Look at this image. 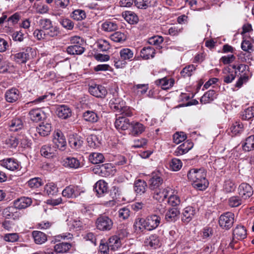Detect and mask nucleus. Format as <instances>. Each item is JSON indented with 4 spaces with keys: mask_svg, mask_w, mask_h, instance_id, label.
Segmentation results:
<instances>
[{
    "mask_svg": "<svg viewBox=\"0 0 254 254\" xmlns=\"http://www.w3.org/2000/svg\"><path fill=\"white\" fill-rule=\"evenodd\" d=\"M188 179L193 183L194 187L199 190H205L208 184L206 173L203 169H192L188 173Z\"/></svg>",
    "mask_w": 254,
    "mask_h": 254,
    "instance_id": "1",
    "label": "nucleus"
},
{
    "mask_svg": "<svg viewBox=\"0 0 254 254\" xmlns=\"http://www.w3.org/2000/svg\"><path fill=\"white\" fill-rule=\"evenodd\" d=\"M113 225L112 220L105 215H100L96 220V226L101 231H109Z\"/></svg>",
    "mask_w": 254,
    "mask_h": 254,
    "instance_id": "2",
    "label": "nucleus"
},
{
    "mask_svg": "<svg viewBox=\"0 0 254 254\" xmlns=\"http://www.w3.org/2000/svg\"><path fill=\"white\" fill-rule=\"evenodd\" d=\"M232 68L237 71V73L239 72L240 74V76L236 83V86L237 87H241L244 82H246L248 80V75L247 73V70L249 67L245 64H240L237 67L236 65H232Z\"/></svg>",
    "mask_w": 254,
    "mask_h": 254,
    "instance_id": "3",
    "label": "nucleus"
},
{
    "mask_svg": "<svg viewBox=\"0 0 254 254\" xmlns=\"http://www.w3.org/2000/svg\"><path fill=\"white\" fill-rule=\"evenodd\" d=\"M234 222V213L227 212L222 214L219 219L220 226L223 229H229L232 226Z\"/></svg>",
    "mask_w": 254,
    "mask_h": 254,
    "instance_id": "4",
    "label": "nucleus"
},
{
    "mask_svg": "<svg viewBox=\"0 0 254 254\" xmlns=\"http://www.w3.org/2000/svg\"><path fill=\"white\" fill-rule=\"evenodd\" d=\"M46 111L40 108L31 109L29 112V116L30 120L35 122H38L46 119L47 117L49 109H46Z\"/></svg>",
    "mask_w": 254,
    "mask_h": 254,
    "instance_id": "5",
    "label": "nucleus"
},
{
    "mask_svg": "<svg viewBox=\"0 0 254 254\" xmlns=\"http://www.w3.org/2000/svg\"><path fill=\"white\" fill-rule=\"evenodd\" d=\"M53 142L54 147L64 150L66 144L65 138L61 130H58L53 134Z\"/></svg>",
    "mask_w": 254,
    "mask_h": 254,
    "instance_id": "6",
    "label": "nucleus"
},
{
    "mask_svg": "<svg viewBox=\"0 0 254 254\" xmlns=\"http://www.w3.org/2000/svg\"><path fill=\"white\" fill-rule=\"evenodd\" d=\"M238 193L240 196L245 201L253 195V190L249 184L244 183L239 186Z\"/></svg>",
    "mask_w": 254,
    "mask_h": 254,
    "instance_id": "7",
    "label": "nucleus"
},
{
    "mask_svg": "<svg viewBox=\"0 0 254 254\" xmlns=\"http://www.w3.org/2000/svg\"><path fill=\"white\" fill-rule=\"evenodd\" d=\"M145 223L147 225V230L152 231L158 227L161 222V218L157 214H152L146 217Z\"/></svg>",
    "mask_w": 254,
    "mask_h": 254,
    "instance_id": "8",
    "label": "nucleus"
},
{
    "mask_svg": "<svg viewBox=\"0 0 254 254\" xmlns=\"http://www.w3.org/2000/svg\"><path fill=\"white\" fill-rule=\"evenodd\" d=\"M145 127L142 124L132 121L130 122L129 134L133 136H137L142 134L145 130Z\"/></svg>",
    "mask_w": 254,
    "mask_h": 254,
    "instance_id": "9",
    "label": "nucleus"
},
{
    "mask_svg": "<svg viewBox=\"0 0 254 254\" xmlns=\"http://www.w3.org/2000/svg\"><path fill=\"white\" fill-rule=\"evenodd\" d=\"M81 191L78 186L70 185L62 191V195L67 198H76L80 194Z\"/></svg>",
    "mask_w": 254,
    "mask_h": 254,
    "instance_id": "10",
    "label": "nucleus"
},
{
    "mask_svg": "<svg viewBox=\"0 0 254 254\" xmlns=\"http://www.w3.org/2000/svg\"><path fill=\"white\" fill-rule=\"evenodd\" d=\"M162 183L163 179L161 174L159 173H153L149 181V188L154 190L159 188Z\"/></svg>",
    "mask_w": 254,
    "mask_h": 254,
    "instance_id": "11",
    "label": "nucleus"
},
{
    "mask_svg": "<svg viewBox=\"0 0 254 254\" xmlns=\"http://www.w3.org/2000/svg\"><path fill=\"white\" fill-rule=\"evenodd\" d=\"M89 91L91 95L98 98H104L107 94L106 89L101 85L90 86Z\"/></svg>",
    "mask_w": 254,
    "mask_h": 254,
    "instance_id": "12",
    "label": "nucleus"
},
{
    "mask_svg": "<svg viewBox=\"0 0 254 254\" xmlns=\"http://www.w3.org/2000/svg\"><path fill=\"white\" fill-rule=\"evenodd\" d=\"M31 49H27L25 51L12 55L11 58L19 64L25 63L30 58L29 53Z\"/></svg>",
    "mask_w": 254,
    "mask_h": 254,
    "instance_id": "13",
    "label": "nucleus"
},
{
    "mask_svg": "<svg viewBox=\"0 0 254 254\" xmlns=\"http://www.w3.org/2000/svg\"><path fill=\"white\" fill-rule=\"evenodd\" d=\"M0 165L8 170L14 171L18 169L19 164L17 160L14 158H6L0 161Z\"/></svg>",
    "mask_w": 254,
    "mask_h": 254,
    "instance_id": "14",
    "label": "nucleus"
},
{
    "mask_svg": "<svg viewBox=\"0 0 254 254\" xmlns=\"http://www.w3.org/2000/svg\"><path fill=\"white\" fill-rule=\"evenodd\" d=\"M170 190L169 188L157 189L153 190V197L158 201H163L167 198Z\"/></svg>",
    "mask_w": 254,
    "mask_h": 254,
    "instance_id": "15",
    "label": "nucleus"
},
{
    "mask_svg": "<svg viewBox=\"0 0 254 254\" xmlns=\"http://www.w3.org/2000/svg\"><path fill=\"white\" fill-rule=\"evenodd\" d=\"M56 113L60 118L66 119L71 116V110L67 106L62 105L57 108Z\"/></svg>",
    "mask_w": 254,
    "mask_h": 254,
    "instance_id": "16",
    "label": "nucleus"
},
{
    "mask_svg": "<svg viewBox=\"0 0 254 254\" xmlns=\"http://www.w3.org/2000/svg\"><path fill=\"white\" fill-rule=\"evenodd\" d=\"M109 105L112 109L119 112L121 110L126 109L125 108V102L122 99L116 97V96L111 99Z\"/></svg>",
    "mask_w": 254,
    "mask_h": 254,
    "instance_id": "17",
    "label": "nucleus"
},
{
    "mask_svg": "<svg viewBox=\"0 0 254 254\" xmlns=\"http://www.w3.org/2000/svg\"><path fill=\"white\" fill-rule=\"evenodd\" d=\"M63 165L66 168L78 169L82 166L80 161L76 158L68 157L63 160Z\"/></svg>",
    "mask_w": 254,
    "mask_h": 254,
    "instance_id": "18",
    "label": "nucleus"
},
{
    "mask_svg": "<svg viewBox=\"0 0 254 254\" xmlns=\"http://www.w3.org/2000/svg\"><path fill=\"white\" fill-rule=\"evenodd\" d=\"M20 97L19 91L16 88H11L7 90L5 93V98L7 102L13 103Z\"/></svg>",
    "mask_w": 254,
    "mask_h": 254,
    "instance_id": "19",
    "label": "nucleus"
},
{
    "mask_svg": "<svg viewBox=\"0 0 254 254\" xmlns=\"http://www.w3.org/2000/svg\"><path fill=\"white\" fill-rule=\"evenodd\" d=\"M130 125L129 120L124 117H120L116 119L115 126L119 130H125L128 129Z\"/></svg>",
    "mask_w": 254,
    "mask_h": 254,
    "instance_id": "20",
    "label": "nucleus"
},
{
    "mask_svg": "<svg viewBox=\"0 0 254 254\" xmlns=\"http://www.w3.org/2000/svg\"><path fill=\"white\" fill-rule=\"evenodd\" d=\"M193 147L192 142L186 141L177 147L174 152L176 156H180L187 153Z\"/></svg>",
    "mask_w": 254,
    "mask_h": 254,
    "instance_id": "21",
    "label": "nucleus"
},
{
    "mask_svg": "<svg viewBox=\"0 0 254 254\" xmlns=\"http://www.w3.org/2000/svg\"><path fill=\"white\" fill-rule=\"evenodd\" d=\"M180 211L177 207L168 209L165 214V219L167 222H175L179 218Z\"/></svg>",
    "mask_w": 254,
    "mask_h": 254,
    "instance_id": "22",
    "label": "nucleus"
},
{
    "mask_svg": "<svg viewBox=\"0 0 254 254\" xmlns=\"http://www.w3.org/2000/svg\"><path fill=\"white\" fill-rule=\"evenodd\" d=\"M32 203V200L29 197H23L15 200L14 205L16 208L21 209L27 208Z\"/></svg>",
    "mask_w": 254,
    "mask_h": 254,
    "instance_id": "23",
    "label": "nucleus"
},
{
    "mask_svg": "<svg viewBox=\"0 0 254 254\" xmlns=\"http://www.w3.org/2000/svg\"><path fill=\"white\" fill-rule=\"evenodd\" d=\"M195 213V209L190 206L186 207L183 212L182 220L185 223L189 222Z\"/></svg>",
    "mask_w": 254,
    "mask_h": 254,
    "instance_id": "24",
    "label": "nucleus"
},
{
    "mask_svg": "<svg viewBox=\"0 0 254 254\" xmlns=\"http://www.w3.org/2000/svg\"><path fill=\"white\" fill-rule=\"evenodd\" d=\"M233 240H241L247 236V231L243 226H238L233 230Z\"/></svg>",
    "mask_w": 254,
    "mask_h": 254,
    "instance_id": "25",
    "label": "nucleus"
},
{
    "mask_svg": "<svg viewBox=\"0 0 254 254\" xmlns=\"http://www.w3.org/2000/svg\"><path fill=\"white\" fill-rule=\"evenodd\" d=\"M107 245L111 251H115L121 246V240L118 236H113L109 239Z\"/></svg>",
    "mask_w": 254,
    "mask_h": 254,
    "instance_id": "26",
    "label": "nucleus"
},
{
    "mask_svg": "<svg viewBox=\"0 0 254 254\" xmlns=\"http://www.w3.org/2000/svg\"><path fill=\"white\" fill-rule=\"evenodd\" d=\"M94 190L99 196L107 192V183L103 180L98 181L94 186Z\"/></svg>",
    "mask_w": 254,
    "mask_h": 254,
    "instance_id": "27",
    "label": "nucleus"
},
{
    "mask_svg": "<svg viewBox=\"0 0 254 254\" xmlns=\"http://www.w3.org/2000/svg\"><path fill=\"white\" fill-rule=\"evenodd\" d=\"M134 5L138 8L146 9L147 7L154 6L156 0H134Z\"/></svg>",
    "mask_w": 254,
    "mask_h": 254,
    "instance_id": "28",
    "label": "nucleus"
},
{
    "mask_svg": "<svg viewBox=\"0 0 254 254\" xmlns=\"http://www.w3.org/2000/svg\"><path fill=\"white\" fill-rule=\"evenodd\" d=\"M147 186V184L144 181L139 179L135 181L134 183V190L137 194L141 195L145 192Z\"/></svg>",
    "mask_w": 254,
    "mask_h": 254,
    "instance_id": "29",
    "label": "nucleus"
},
{
    "mask_svg": "<svg viewBox=\"0 0 254 254\" xmlns=\"http://www.w3.org/2000/svg\"><path fill=\"white\" fill-rule=\"evenodd\" d=\"M68 142L70 147L76 150L80 148L83 143L80 136L74 135L70 136Z\"/></svg>",
    "mask_w": 254,
    "mask_h": 254,
    "instance_id": "30",
    "label": "nucleus"
},
{
    "mask_svg": "<svg viewBox=\"0 0 254 254\" xmlns=\"http://www.w3.org/2000/svg\"><path fill=\"white\" fill-rule=\"evenodd\" d=\"M101 28L106 32H112L118 29V25L116 21L107 20L102 24Z\"/></svg>",
    "mask_w": 254,
    "mask_h": 254,
    "instance_id": "31",
    "label": "nucleus"
},
{
    "mask_svg": "<svg viewBox=\"0 0 254 254\" xmlns=\"http://www.w3.org/2000/svg\"><path fill=\"white\" fill-rule=\"evenodd\" d=\"M51 125L48 123H42L36 128L37 132L41 136L48 135L51 131Z\"/></svg>",
    "mask_w": 254,
    "mask_h": 254,
    "instance_id": "32",
    "label": "nucleus"
},
{
    "mask_svg": "<svg viewBox=\"0 0 254 254\" xmlns=\"http://www.w3.org/2000/svg\"><path fill=\"white\" fill-rule=\"evenodd\" d=\"M123 16L128 23L131 24L136 23L138 20L136 14L131 11H126L123 12Z\"/></svg>",
    "mask_w": 254,
    "mask_h": 254,
    "instance_id": "33",
    "label": "nucleus"
},
{
    "mask_svg": "<svg viewBox=\"0 0 254 254\" xmlns=\"http://www.w3.org/2000/svg\"><path fill=\"white\" fill-rule=\"evenodd\" d=\"M146 223L145 219L140 217L136 218L133 224L135 231L137 232H142L144 230H147Z\"/></svg>",
    "mask_w": 254,
    "mask_h": 254,
    "instance_id": "34",
    "label": "nucleus"
},
{
    "mask_svg": "<svg viewBox=\"0 0 254 254\" xmlns=\"http://www.w3.org/2000/svg\"><path fill=\"white\" fill-rule=\"evenodd\" d=\"M56 151V148L53 146L52 147L49 145H43L40 150L41 154L42 156L46 158L52 157Z\"/></svg>",
    "mask_w": 254,
    "mask_h": 254,
    "instance_id": "35",
    "label": "nucleus"
},
{
    "mask_svg": "<svg viewBox=\"0 0 254 254\" xmlns=\"http://www.w3.org/2000/svg\"><path fill=\"white\" fill-rule=\"evenodd\" d=\"M216 98L215 91L210 90L206 92L201 98L200 102L201 104H205L212 101Z\"/></svg>",
    "mask_w": 254,
    "mask_h": 254,
    "instance_id": "36",
    "label": "nucleus"
},
{
    "mask_svg": "<svg viewBox=\"0 0 254 254\" xmlns=\"http://www.w3.org/2000/svg\"><path fill=\"white\" fill-rule=\"evenodd\" d=\"M230 70V67H227L223 70V73L225 74L224 76V81L226 83L232 82L235 78L236 75L237 74V70H235L234 73H231Z\"/></svg>",
    "mask_w": 254,
    "mask_h": 254,
    "instance_id": "37",
    "label": "nucleus"
},
{
    "mask_svg": "<svg viewBox=\"0 0 254 254\" xmlns=\"http://www.w3.org/2000/svg\"><path fill=\"white\" fill-rule=\"evenodd\" d=\"M155 54V50L150 46L144 47L141 51V56L145 60L154 58Z\"/></svg>",
    "mask_w": 254,
    "mask_h": 254,
    "instance_id": "38",
    "label": "nucleus"
},
{
    "mask_svg": "<svg viewBox=\"0 0 254 254\" xmlns=\"http://www.w3.org/2000/svg\"><path fill=\"white\" fill-rule=\"evenodd\" d=\"M155 83L157 85L160 86L163 89H167L173 85L174 81L172 79H168L165 77L157 80L155 81Z\"/></svg>",
    "mask_w": 254,
    "mask_h": 254,
    "instance_id": "39",
    "label": "nucleus"
},
{
    "mask_svg": "<svg viewBox=\"0 0 254 254\" xmlns=\"http://www.w3.org/2000/svg\"><path fill=\"white\" fill-rule=\"evenodd\" d=\"M32 236L37 244H42L47 241L46 235L42 232L34 231L32 233Z\"/></svg>",
    "mask_w": 254,
    "mask_h": 254,
    "instance_id": "40",
    "label": "nucleus"
},
{
    "mask_svg": "<svg viewBox=\"0 0 254 254\" xmlns=\"http://www.w3.org/2000/svg\"><path fill=\"white\" fill-rule=\"evenodd\" d=\"M67 53L70 55H81L84 52L82 45H72L67 48Z\"/></svg>",
    "mask_w": 254,
    "mask_h": 254,
    "instance_id": "41",
    "label": "nucleus"
},
{
    "mask_svg": "<svg viewBox=\"0 0 254 254\" xmlns=\"http://www.w3.org/2000/svg\"><path fill=\"white\" fill-rule=\"evenodd\" d=\"M83 117L87 122L96 123L99 120V117L96 113L93 111H87L83 115Z\"/></svg>",
    "mask_w": 254,
    "mask_h": 254,
    "instance_id": "42",
    "label": "nucleus"
},
{
    "mask_svg": "<svg viewBox=\"0 0 254 254\" xmlns=\"http://www.w3.org/2000/svg\"><path fill=\"white\" fill-rule=\"evenodd\" d=\"M120 55L122 60L131 61L133 57V52L130 49L124 48L121 50Z\"/></svg>",
    "mask_w": 254,
    "mask_h": 254,
    "instance_id": "43",
    "label": "nucleus"
},
{
    "mask_svg": "<svg viewBox=\"0 0 254 254\" xmlns=\"http://www.w3.org/2000/svg\"><path fill=\"white\" fill-rule=\"evenodd\" d=\"M70 17L76 21H81L84 19L86 17V13L84 10L77 9L73 10L70 14Z\"/></svg>",
    "mask_w": 254,
    "mask_h": 254,
    "instance_id": "44",
    "label": "nucleus"
},
{
    "mask_svg": "<svg viewBox=\"0 0 254 254\" xmlns=\"http://www.w3.org/2000/svg\"><path fill=\"white\" fill-rule=\"evenodd\" d=\"M243 148L245 151H250L254 149V135H250L246 139Z\"/></svg>",
    "mask_w": 254,
    "mask_h": 254,
    "instance_id": "45",
    "label": "nucleus"
},
{
    "mask_svg": "<svg viewBox=\"0 0 254 254\" xmlns=\"http://www.w3.org/2000/svg\"><path fill=\"white\" fill-rule=\"evenodd\" d=\"M104 157L100 153L94 152L91 153L89 156V161L94 164L101 163L103 162Z\"/></svg>",
    "mask_w": 254,
    "mask_h": 254,
    "instance_id": "46",
    "label": "nucleus"
},
{
    "mask_svg": "<svg viewBox=\"0 0 254 254\" xmlns=\"http://www.w3.org/2000/svg\"><path fill=\"white\" fill-rule=\"evenodd\" d=\"M71 247L68 243H60L56 244L54 247V250L57 253H64L67 252Z\"/></svg>",
    "mask_w": 254,
    "mask_h": 254,
    "instance_id": "47",
    "label": "nucleus"
},
{
    "mask_svg": "<svg viewBox=\"0 0 254 254\" xmlns=\"http://www.w3.org/2000/svg\"><path fill=\"white\" fill-rule=\"evenodd\" d=\"M244 201V200L240 196H233L230 197L228 199L229 205L231 207H238L243 204Z\"/></svg>",
    "mask_w": 254,
    "mask_h": 254,
    "instance_id": "48",
    "label": "nucleus"
},
{
    "mask_svg": "<svg viewBox=\"0 0 254 254\" xmlns=\"http://www.w3.org/2000/svg\"><path fill=\"white\" fill-rule=\"evenodd\" d=\"M110 38L115 42L123 43L126 40L127 37L122 32H116L111 35Z\"/></svg>",
    "mask_w": 254,
    "mask_h": 254,
    "instance_id": "49",
    "label": "nucleus"
},
{
    "mask_svg": "<svg viewBox=\"0 0 254 254\" xmlns=\"http://www.w3.org/2000/svg\"><path fill=\"white\" fill-rule=\"evenodd\" d=\"M145 244L147 246L149 245L151 247H154L156 248V247L159 246V240L156 235H152L149 236L148 238L145 240Z\"/></svg>",
    "mask_w": 254,
    "mask_h": 254,
    "instance_id": "50",
    "label": "nucleus"
},
{
    "mask_svg": "<svg viewBox=\"0 0 254 254\" xmlns=\"http://www.w3.org/2000/svg\"><path fill=\"white\" fill-rule=\"evenodd\" d=\"M45 191L48 195H54L58 191V189L54 183H51L45 186Z\"/></svg>",
    "mask_w": 254,
    "mask_h": 254,
    "instance_id": "51",
    "label": "nucleus"
},
{
    "mask_svg": "<svg viewBox=\"0 0 254 254\" xmlns=\"http://www.w3.org/2000/svg\"><path fill=\"white\" fill-rule=\"evenodd\" d=\"M87 141L88 145L91 148H95L99 146V141L96 135L91 134L89 135L87 138Z\"/></svg>",
    "mask_w": 254,
    "mask_h": 254,
    "instance_id": "52",
    "label": "nucleus"
},
{
    "mask_svg": "<svg viewBox=\"0 0 254 254\" xmlns=\"http://www.w3.org/2000/svg\"><path fill=\"white\" fill-rule=\"evenodd\" d=\"M254 117V107H251L246 109L242 114V119L244 120H249Z\"/></svg>",
    "mask_w": 254,
    "mask_h": 254,
    "instance_id": "53",
    "label": "nucleus"
},
{
    "mask_svg": "<svg viewBox=\"0 0 254 254\" xmlns=\"http://www.w3.org/2000/svg\"><path fill=\"white\" fill-rule=\"evenodd\" d=\"M195 69V66L193 64L189 65L182 69L181 74L184 77H190L192 75V72Z\"/></svg>",
    "mask_w": 254,
    "mask_h": 254,
    "instance_id": "54",
    "label": "nucleus"
},
{
    "mask_svg": "<svg viewBox=\"0 0 254 254\" xmlns=\"http://www.w3.org/2000/svg\"><path fill=\"white\" fill-rule=\"evenodd\" d=\"M97 44L98 49L103 52L108 51L111 47L109 42L104 39H99L98 41Z\"/></svg>",
    "mask_w": 254,
    "mask_h": 254,
    "instance_id": "55",
    "label": "nucleus"
},
{
    "mask_svg": "<svg viewBox=\"0 0 254 254\" xmlns=\"http://www.w3.org/2000/svg\"><path fill=\"white\" fill-rule=\"evenodd\" d=\"M27 184L30 188H38L42 185V180L40 178H34L28 181Z\"/></svg>",
    "mask_w": 254,
    "mask_h": 254,
    "instance_id": "56",
    "label": "nucleus"
},
{
    "mask_svg": "<svg viewBox=\"0 0 254 254\" xmlns=\"http://www.w3.org/2000/svg\"><path fill=\"white\" fill-rule=\"evenodd\" d=\"M9 127L11 130L17 131L23 127L22 122L19 119H15L12 120Z\"/></svg>",
    "mask_w": 254,
    "mask_h": 254,
    "instance_id": "57",
    "label": "nucleus"
},
{
    "mask_svg": "<svg viewBox=\"0 0 254 254\" xmlns=\"http://www.w3.org/2000/svg\"><path fill=\"white\" fill-rule=\"evenodd\" d=\"M39 25L41 28L44 30L50 29L52 27V22L51 20L48 18L41 19L39 22Z\"/></svg>",
    "mask_w": 254,
    "mask_h": 254,
    "instance_id": "58",
    "label": "nucleus"
},
{
    "mask_svg": "<svg viewBox=\"0 0 254 254\" xmlns=\"http://www.w3.org/2000/svg\"><path fill=\"white\" fill-rule=\"evenodd\" d=\"M182 167V161L177 158H173L170 163V167L174 171H177Z\"/></svg>",
    "mask_w": 254,
    "mask_h": 254,
    "instance_id": "59",
    "label": "nucleus"
},
{
    "mask_svg": "<svg viewBox=\"0 0 254 254\" xmlns=\"http://www.w3.org/2000/svg\"><path fill=\"white\" fill-rule=\"evenodd\" d=\"M100 169L101 172H106L107 175L112 174L115 171V169L111 163L102 164L100 166Z\"/></svg>",
    "mask_w": 254,
    "mask_h": 254,
    "instance_id": "60",
    "label": "nucleus"
},
{
    "mask_svg": "<svg viewBox=\"0 0 254 254\" xmlns=\"http://www.w3.org/2000/svg\"><path fill=\"white\" fill-rule=\"evenodd\" d=\"M187 138V136L183 132H176L173 135L174 142L176 144H179L184 141Z\"/></svg>",
    "mask_w": 254,
    "mask_h": 254,
    "instance_id": "61",
    "label": "nucleus"
},
{
    "mask_svg": "<svg viewBox=\"0 0 254 254\" xmlns=\"http://www.w3.org/2000/svg\"><path fill=\"white\" fill-rule=\"evenodd\" d=\"M5 144L8 147L15 148L19 143V140L15 136H10L5 140Z\"/></svg>",
    "mask_w": 254,
    "mask_h": 254,
    "instance_id": "62",
    "label": "nucleus"
},
{
    "mask_svg": "<svg viewBox=\"0 0 254 254\" xmlns=\"http://www.w3.org/2000/svg\"><path fill=\"white\" fill-rule=\"evenodd\" d=\"M236 189L235 184L230 180L225 181L224 189L227 192L233 191Z\"/></svg>",
    "mask_w": 254,
    "mask_h": 254,
    "instance_id": "63",
    "label": "nucleus"
},
{
    "mask_svg": "<svg viewBox=\"0 0 254 254\" xmlns=\"http://www.w3.org/2000/svg\"><path fill=\"white\" fill-rule=\"evenodd\" d=\"M130 210L127 207L121 208L118 211L119 217L123 219L126 220L128 218L130 215Z\"/></svg>",
    "mask_w": 254,
    "mask_h": 254,
    "instance_id": "64",
    "label": "nucleus"
}]
</instances>
